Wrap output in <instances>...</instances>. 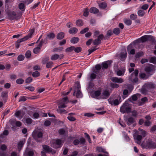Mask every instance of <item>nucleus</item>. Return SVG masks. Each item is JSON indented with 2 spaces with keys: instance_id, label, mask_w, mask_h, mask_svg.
I'll return each mask as SVG.
<instances>
[{
  "instance_id": "obj_26",
  "label": "nucleus",
  "mask_w": 156,
  "mask_h": 156,
  "mask_svg": "<svg viewBox=\"0 0 156 156\" xmlns=\"http://www.w3.org/2000/svg\"><path fill=\"white\" fill-rule=\"evenodd\" d=\"M79 40V38L78 37H73L71 39L70 41L72 43L75 44L78 42Z\"/></svg>"
},
{
  "instance_id": "obj_50",
  "label": "nucleus",
  "mask_w": 156,
  "mask_h": 156,
  "mask_svg": "<svg viewBox=\"0 0 156 156\" xmlns=\"http://www.w3.org/2000/svg\"><path fill=\"white\" fill-rule=\"evenodd\" d=\"M138 94H134L133 95L131 98H130V101H131V100H132L133 101H135L137 99V95Z\"/></svg>"
},
{
  "instance_id": "obj_45",
  "label": "nucleus",
  "mask_w": 156,
  "mask_h": 156,
  "mask_svg": "<svg viewBox=\"0 0 156 156\" xmlns=\"http://www.w3.org/2000/svg\"><path fill=\"white\" fill-rule=\"evenodd\" d=\"M74 49V46H71L66 48V51L67 52H70L73 51Z\"/></svg>"
},
{
  "instance_id": "obj_2",
  "label": "nucleus",
  "mask_w": 156,
  "mask_h": 156,
  "mask_svg": "<svg viewBox=\"0 0 156 156\" xmlns=\"http://www.w3.org/2000/svg\"><path fill=\"white\" fill-rule=\"evenodd\" d=\"M32 136L36 141H39L38 138H42L43 136L42 133L40 130H34L32 133Z\"/></svg>"
},
{
  "instance_id": "obj_1",
  "label": "nucleus",
  "mask_w": 156,
  "mask_h": 156,
  "mask_svg": "<svg viewBox=\"0 0 156 156\" xmlns=\"http://www.w3.org/2000/svg\"><path fill=\"white\" fill-rule=\"evenodd\" d=\"M138 73V70L137 69H136L134 72L131 74L129 79L130 82L134 83H136L138 82V79L137 76Z\"/></svg>"
},
{
  "instance_id": "obj_56",
  "label": "nucleus",
  "mask_w": 156,
  "mask_h": 156,
  "mask_svg": "<svg viewBox=\"0 0 156 156\" xmlns=\"http://www.w3.org/2000/svg\"><path fill=\"white\" fill-rule=\"evenodd\" d=\"M88 10V9L86 8L84 10L83 15L84 16H87L88 15L89 13Z\"/></svg>"
},
{
  "instance_id": "obj_23",
  "label": "nucleus",
  "mask_w": 156,
  "mask_h": 156,
  "mask_svg": "<svg viewBox=\"0 0 156 156\" xmlns=\"http://www.w3.org/2000/svg\"><path fill=\"white\" fill-rule=\"evenodd\" d=\"M90 12L92 13H97L99 12V10L95 7H93L90 9Z\"/></svg>"
},
{
  "instance_id": "obj_32",
  "label": "nucleus",
  "mask_w": 156,
  "mask_h": 156,
  "mask_svg": "<svg viewBox=\"0 0 156 156\" xmlns=\"http://www.w3.org/2000/svg\"><path fill=\"white\" fill-rule=\"evenodd\" d=\"M76 96L77 98H81L82 97V94L80 90H77L76 92Z\"/></svg>"
},
{
  "instance_id": "obj_30",
  "label": "nucleus",
  "mask_w": 156,
  "mask_h": 156,
  "mask_svg": "<svg viewBox=\"0 0 156 156\" xmlns=\"http://www.w3.org/2000/svg\"><path fill=\"white\" fill-rule=\"evenodd\" d=\"M55 36L53 33H50L47 35V38L49 39H52L54 38Z\"/></svg>"
},
{
  "instance_id": "obj_27",
  "label": "nucleus",
  "mask_w": 156,
  "mask_h": 156,
  "mask_svg": "<svg viewBox=\"0 0 156 156\" xmlns=\"http://www.w3.org/2000/svg\"><path fill=\"white\" fill-rule=\"evenodd\" d=\"M113 34L112 32L110 30H108L107 33V35L104 38L105 39H107L109 38V37L111 36Z\"/></svg>"
},
{
  "instance_id": "obj_28",
  "label": "nucleus",
  "mask_w": 156,
  "mask_h": 156,
  "mask_svg": "<svg viewBox=\"0 0 156 156\" xmlns=\"http://www.w3.org/2000/svg\"><path fill=\"white\" fill-rule=\"evenodd\" d=\"M99 7L102 9H104L107 7V4L105 2H102L98 5Z\"/></svg>"
},
{
  "instance_id": "obj_57",
  "label": "nucleus",
  "mask_w": 156,
  "mask_h": 156,
  "mask_svg": "<svg viewBox=\"0 0 156 156\" xmlns=\"http://www.w3.org/2000/svg\"><path fill=\"white\" fill-rule=\"evenodd\" d=\"M74 50L75 52L76 53H79L81 51V48L80 47H77L76 48H75L74 47Z\"/></svg>"
},
{
  "instance_id": "obj_14",
  "label": "nucleus",
  "mask_w": 156,
  "mask_h": 156,
  "mask_svg": "<svg viewBox=\"0 0 156 156\" xmlns=\"http://www.w3.org/2000/svg\"><path fill=\"white\" fill-rule=\"evenodd\" d=\"M127 56V53L126 52V48L123 49L122 52L120 54V57L122 61H124L126 58Z\"/></svg>"
},
{
  "instance_id": "obj_51",
  "label": "nucleus",
  "mask_w": 156,
  "mask_h": 156,
  "mask_svg": "<svg viewBox=\"0 0 156 156\" xmlns=\"http://www.w3.org/2000/svg\"><path fill=\"white\" fill-rule=\"evenodd\" d=\"M137 16L134 14H131L130 16V18L132 20H135L137 18Z\"/></svg>"
},
{
  "instance_id": "obj_7",
  "label": "nucleus",
  "mask_w": 156,
  "mask_h": 156,
  "mask_svg": "<svg viewBox=\"0 0 156 156\" xmlns=\"http://www.w3.org/2000/svg\"><path fill=\"white\" fill-rule=\"evenodd\" d=\"M155 70V66L152 64H149L145 69V71L147 73H150L152 72H154Z\"/></svg>"
},
{
  "instance_id": "obj_36",
  "label": "nucleus",
  "mask_w": 156,
  "mask_h": 156,
  "mask_svg": "<svg viewBox=\"0 0 156 156\" xmlns=\"http://www.w3.org/2000/svg\"><path fill=\"white\" fill-rule=\"evenodd\" d=\"M53 63L51 61H49L46 63V67L48 68L52 67Z\"/></svg>"
},
{
  "instance_id": "obj_49",
  "label": "nucleus",
  "mask_w": 156,
  "mask_h": 156,
  "mask_svg": "<svg viewBox=\"0 0 156 156\" xmlns=\"http://www.w3.org/2000/svg\"><path fill=\"white\" fill-rule=\"evenodd\" d=\"M49 60V58L48 57H46L44 58L42 60V63L43 64H45Z\"/></svg>"
},
{
  "instance_id": "obj_9",
  "label": "nucleus",
  "mask_w": 156,
  "mask_h": 156,
  "mask_svg": "<svg viewBox=\"0 0 156 156\" xmlns=\"http://www.w3.org/2000/svg\"><path fill=\"white\" fill-rule=\"evenodd\" d=\"M104 38L103 34H100L98 37V38L95 39L93 42V44L94 45H98L101 44V40Z\"/></svg>"
},
{
  "instance_id": "obj_53",
  "label": "nucleus",
  "mask_w": 156,
  "mask_h": 156,
  "mask_svg": "<svg viewBox=\"0 0 156 156\" xmlns=\"http://www.w3.org/2000/svg\"><path fill=\"white\" fill-rule=\"evenodd\" d=\"M25 55L26 58H29L31 55V52L29 50L27 51L25 53Z\"/></svg>"
},
{
  "instance_id": "obj_41",
  "label": "nucleus",
  "mask_w": 156,
  "mask_h": 156,
  "mask_svg": "<svg viewBox=\"0 0 156 156\" xmlns=\"http://www.w3.org/2000/svg\"><path fill=\"white\" fill-rule=\"evenodd\" d=\"M120 32V30L119 28H115L113 31V33L115 34L118 35L119 34Z\"/></svg>"
},
{
  "instance_id": "obj_58",
  "label": "nucleus",
  "mask_w": 156,
  "mask_h": 156,
  "mask_svg": "<svg viewBox=\"0 0 156 156\" xmlns=\"http://www.w3.org/2000/svg\"><path fill=\"white\" fill-rule=\"evenodd\" d=\"M96 75L94 73H92L90 74V78L91 80L94 79L96 77Z\"/></svg>"
},
{
  "instance_id": "obj_60",
  "label": "nucleus",
  "mask_w": 156,
  "mask_h": 156,
  "mask_svg": "<svg viewBox=\"0 0 156 156\" xmlns=\"http://www.w3.org/2000/svg\"><path fill=\"white\" fill-rule=\"evenodd\" d=\"M61 108H59L58 110V112L60 113H66L67 112L64 109H61Z\"/></svg>"
},
{
  "instance_id": "obj_8",
  "label": "nucleus",
  "mask_w": 156,
  "mask_h": 156,
  "mask_svg": "<svg viewBox=\"0 0 156 156\" xmlns=\"http://www.w3.org/2000/svg\"><path fill=\"white\" fill-rule=\"evenodd\" d=\"M62 142L61 140L58 139L54 140L53 143L52 144V146L55 148H58L61 147Z\"/></svg>"
},
{
  "instance_id": "obj_63",
  "label": "nucleus",
  "mask_w": 156,
  "mask_h": 156,
  "mask_svg": "<svg viewBox=\"0 0 156 156\" xmlns=\"http://www.w3.org/2000/svg\"><path fill=\"white\" fill-rule=\"evenodd\" d=\"M26 100H27V99L25 97L22 96L20 98L19 101V102L24 101H26Z\"/></svg>"
},
{
  "instance_id": "obj_24",
  "label": "nucleus",
  "mask_w": 156,
  "mask_h": 156,
  "mask_svg": "<svg viewBox=\"0 0 156 156\" xmlns=\"http://www.w3.org/2000/svg\"><path fill=\"white\" fill-rule=\"evenodd\" d=\"M101 94V92L100 90H97L94 91L93 97L95 98L99 99L98 98Z\"/></svg>"
},
{
  "instance_id": "obj_64",
  "label": "nucleus",
  "mask_w": 156,
  "mask_h": 156,
  "mask_svg": "<svg viewBox=\"0 0 156 156\" xmlns=\"http://www.w3.org/2000/svg\"><path fill=\"white\" fill-rule=\"evenodd\" d=\"M60 135H63L65 133V130L63 129H60L58 131Z\"/></svg>"
},
{
  "instance_id": "obj_16",
  "label": "nucleus",
  "mask_w": 156,
  "mask_h": 156,
  "mask_svg": "<svg viewBox=\"0 0 156 156\" xmlns=\"http://www.w3.org/2000/svg\"><path fill=\"white\" fill-rule=\"evenodd\" d=\"M112 62V61L111 60L108 61L103 62L102 64V69H107Z\"/></svg>"
},
{
  "instance_id": "obj_15",
  "label": "nucleus",
  "mask_w": 156,
  "mask_h": 156,
  "mask_svg": "<svg viewBox=\"0 0 156 156\" xmlns=\"http://www.w3.org/2000/svg\"><path fill=\"white\" fill-rule=\"evenodd\" d=\"M151 36L149 35H144L141 37L139 41L143 42H145L151 38Z\"/></svg>"
},
{
  "instance_id": "obj_55",
  "label": "nucleus",
  "mask_w": 156,
  "mask_h": 156,
  "mask_svg": "<svg viewBox=\"0 0 156 156\" xmlns=\"http://www.w3.org/2000/svg\"><path fill=\"white\" fill-rule=\"evenodd\" d=\"M151 125V122L149 120H147L144 122V125L146 126H149Z\"/></svg>"
},
{
  "instance_id": "obj_4",
  "label": "nucleus",
  "mask_w": 156,
  "mask_h": 156,
  "mask_svg": "<svg viewBox=\"0 0 156 156\" xmlns=\"http://www.w3.org/2000/svg\"><path fill=\"white\" fill-rule=\"evenodd\" d=\"M68 98L67 97H65L59 101V105L58 106L59 108H66V106L65 104L68 102Z\"/></svg>"
},
{
  "instance_id": "obj_3",
  "label": "nucleus",
  "mask_w": 156,
  "mask_h": 156,
  "mask_svg": "<svg viewBox=\"0 0 156 156\" xmlns=\"http://www.w3.org/2000/svg\"><path fill=\"white\" fill-rule=\"evenodd\" d=\"M120 110V112L122 113H128L130 112L131 108L129 107L128 104L127 103H125L121 106Z\"/></svg>"
},
{
  "instance_id": "obj_19",
  "label": "nucleus",
  "mask_w": 156,
  "mask_h": 156,
  "mask_svg": "<svg viewBox=\"0 0 156 156\" xmlns=\"http://www.w3.org/2000/svg\"><path fill=\"white\" fill-rule=\"evenodd\" d=\"M109 95V93L108 91L105 90L102 93L101 97L103 99H106L108 97Z\"/></svg>"
},
{
  "instance_id": "obj_6",
  "label": "nucleus",
  "mask_w": 156,
  "mask_h": 156,
  "mask_svg": "<svg viewBox=\"0 0 156 156\" xmlns=\"http://www.w3.org/2000/svg\"><path fill=\"white\" fill-rule=\"evenodd\" d=\"M34 29L31 30H30V33L28 35L18 40L17 41V42L18 43H20L28 40L29 38H31L32 34L34 33Z\"/></svg>"
},
{
  "instance_id": "obj_52",
  "label": "nucleus",
  "mask_w": 156,
  "mask_h": 156,
  "mask_svg": "<svg viewBox=\"0 0 156 156\" xmlns=\"http://www.w3.org/2000/svg\"><path fill=\"white\" fill-rule=\"evenodd\" d=\"M24 58V57L22 55H19L17 58V60L19 61H22L23 60Z\"/></svg>"
},
{
  "instance_id": "obj_31",
  "label": "nucleus",
  "mask_w": 156,
  "mask_h": 156,
  "mask_svg": "<svg viewBox=\"0 0 156 156\" xmlns=\"http://www.w3.org/2000/svg\"><path fill=\"white\" fill-rule=\"evenodd\" d=\"M124 23L127 25H130L132 23L131 21L129 19H125L124 20Z\"/></svg>"
},
{
  "instance_id": "obj_42",
  "label": "nucleus",
  "mask_w": 156,
  "mask_h": 156,
  "mask_svg": "<svg viewBox=\"0 0 156 156\" xmlns=\"http://www.w3.org/2000/svg\"><path fill=\"white\" fill-rule=\"evenodd\" d=\"M149 145L154 148H156V144L154 143V142H153L151 141H149Z\"/></svg>"
},
{
  "instance_id": "obj_48",
  "label": "nucleus",
  "mask_w": 156,
  "mask_h": 156,
  "mask_svg": "<svg viewBox=\"0 0 156 156\" xmlns=\"http://www.w3.org/2000/svg\"><path fill=\"white\" fill-rule=\"evenodd\" d=\"M33 79L31 77H29L26 79L25 80V83H29L32 82Z\"/></svg>"
},
{
  "instance_id": "obj_20",
  "label": "nucleus",
  "mask_w": 156,
  "mask_h": 156,
  "mask_svg": "<svg viewBox=\"0 0 156 156\" xmlns=\"http://www.w3.org/2000/svg\"><path fill=\"white\" fill-rule=\"evenodd\" d=\"M9 18L11 20H13L17 18L16 14L14 12H10L9 14Z\"/></svg>"
},
{
  "instance_id": "obj_18",
  "label": "nucleus",
  "mask_w": 156,
  "mask_h": 156,
  "mask_svg": "<svg viewBox=\"0 0 156 156\" xmlns=\"http://www.w3.org/2000/svg\"><path fill=\"white\" fill-rule=\"evenodd\" d=\"M108 101L112 105H118L119 103V101L117 99L112 100L110 99H109Z\"/></svg>"
},
{
  "instance_id": "obj_12",
  "label": "nucleus",
  "mask_w": 156,
  "mask_h": 156,
  "mask_svg": "<svg viewBox=\"0 0 156 156\" xmlns=\"http://www.w3.org/2000/svg\"><path fill=\"white\" fill-rule=\"evenodd\" d=\"M134 138L135 141V142L138 144H141L140 140L142 139V136L137 135L134 136Z\"/></svg>"
},
{
  "instance_id": "obj_17",
  "label": "nucleus",
  "mask_w": 156,
  "mask_h": 156,
  "mask_svg": "<svg viewBox=\"0 0 156 156\" xmlns=\"http://www.w3.org/2000/svg\"><path fill=\"white\" fill-rule=\"evenodd\" d=\"M111 80L113 82L121 83L123 82V80L122 78H119L117 77H113L111 78Z\"/></svg>"
},
{
  "instance_id": "obj_10",
  "label": "nucleus",
  "mask_w": 156,
  "mask_h": 156,
  "mask_svg": "<svg viewBox=\"0 0 156 156\" xmlns=\"http://www.w3.org/2000/svg\"><path fill=\"white\" fill-rule=\"evenodd\" d=\"M64 56V55L63 54L58 55L57 54H54L51 55L50 58L51 60L54 61L57 60L58 58H59L60 59H62L63 58Z\"/></svg>"
},
{
  "instance_id": "obj_47",
  "label": "nucleus",
  "mask_w": 156,
  "mask_h": 156,
  "mask_svg": "<svg viewBox=\"0 0 156 156\" xmlns=\"http://www.w3.org/2000/svg\"><path fill=\"white\" fill-rule=\"evenodd\" d=\"M125 71L124 70L121 71L119 70L117 72V75L119 76H121L124 75Z\"/></svg>"
},
{
  "instance_id": "obj_37",
  "label": "nucleus",
  "mask_w": 156,
  "mask_h": 156,
  "mask_svg": "<svg viewBox=\"0 0 156 156\" xmlns=\"http://www.w3.org/2000/svg\"><path fill=\"white\" fill-rule=\"evenodd\" d=\"M150 62L156 64V57H151L150 59Z\"/></svg>"
},
{
  "instance_id": "obj_5",
  "label": "nucleus",
  "mask_w": 156,
  "mask_h": 156,
  "mask_svg": "<svg viewBox=\"0 0 156 156\" xmlns=\"http://www.w3.org/2000/svg\"><path fill=\"white\" fill-rule=\"evenodd\" d=\"M144 87L146 89L153 90L156 88V85L153 82H147L144 85Z\"/></svg>"
},
{
  "instance_id": "obj_43",
  "label": "nucleus",
  "mask_w": 156,
  "mask_h": 156,
  "mask_svg": "<svg viewBox=\"0 0 156 156\" xmlns=\"http://www.w3.org/2000/svg\"><path fill=\"white\" fill-rule=\"evenodd\" d=\"M40 73L38 71H35L32 74V76L34 77H37L40 76Z\"/></svg>"
},
{
  "instance_id": "obj_54",
  "label": "nucleus",
  "mask_w": 156,
  "mask_h": 156,
  "mask_svg": "<svg viewBox=\"0 0 156 156\" xmlns=\"http://www.w3.org/2000/svg\"><path fill=\"white\" fill-rule=\"evenodd\" d=\"M26 89H28L31 91H33L34 90V88L32 86H28L25 87Z\"/></svg>"
},
{
  "instance_id": "obj_11",
  "label": "nucleus",
  "mask_w": 156,
  "mask_h": 156,
  "mask_svg": "<svg viewBox=\"0 0 156 156\" xmlns=\"http://www.w3.org/2000/svg\"><path fill=\"white\" fill-rule=\"evenodd\" d=\"M44 150L47 152H51L52 154L55 153V151H52V149L49 146L46 145H43L42 146Z\"/></svg>"
},
{
  "instance_id": "obj_59",
  "label": "nucleus",
  "mask_w": 156,
  "mask_h": 156,
  "mask_svg": "<svg viewBox=\"0 0 156 156\" xmlns=\"http://www.w3.org/2000/svg\"><path fill=\"white\" fill-rule=\"evenodd\" d=\"M143 55V52H139L137 53L135 55V57L137 58H139L140 56H141Z\"/></svg>"
},
{
  "instance_id": "obj_62",
  "label": "nucleus",
  "mask_w": 156,
  "mask_h": 156,
  "mask_svg": "<svg viewBox=\"0 0 156 156\" xmlns=\"http://www.w3.org/2000/svg\"><path fill=\"white\" fill-rule=\"evenodd\" d=\"M89 30V28L87 27H86L84 29L82 30L80 32V33L81 34H83L87 32Z\"/></svg>"
},
{
  "instance_id": "obj_35",
  "label": "nucleus",
  "mask_w": 156,
  "mask_h": 156,
  "mask_svg": "<svg viewBox=\"0 0 156 156\" xmlns=\"http://www.w3.org/2000/svg\"><path fill=\"white\" fill-rule=\"evenodd\" d=\"M24 82V80L21 78L17 79L16 81V83L18 84H22Z\"/></svg>"
},
{
  "instance_id": "obj_29",
  "label": "nucleus",
  "mask_w": 156,
  "mask_h": 156,
  "mask_svg": "<svg viewBox=\"0 0 156 156\" xmlns=\"http://www.w3.org/2000/svg\"><path fill=\"white\" fill-rule=\"evenodd\" d=\"M76 25L79 27H80L83 25V23L81 20H78L76 22Z\"/></svg>"
},
{
  "instance_id": "obj_34",
  "label": "nucleus",
  "mask_w": 156,
  "mask_h": 156,
  "mask_svg": "<svg viewBox=\"0 0 156 156\" xmlns=\"http://www.w3.org/2000/svg\"><path fill=\"white\" fill-rule=\"evenodd\" d=\"M76 88L75 89V90L74 93L73 94V95H75V94L77 90H80V84L79 82H77L76 83Z\"/></svg>"
},
{
  "instance_id": "obj_13",
  "label": "nucleus",
  "mask_w": 156,
  "mask_h": 156,
  "mask_svg": "<svg viewBox=\"0 0 156 156\" xmlns=\"http://www.w3.org/2000/svg\"><path fill=\"white\" fill-rule=\"evenodd\" d=\"M133 43H131L127 47V51L128 53L132 55H134L135 53V51L134 49H132Z\"/></svg>"
},
{
  "instance_id": "obj_33",
  "label": "nucleus",
  "mask_w": 156,
  "mask_h": 156,
  "mask_svg": "<svg viewBox=\"0 0 156 156\" xmlns=\"http://www.w3.org/2000/svg\"><path fill=\"white\" fill-rule=\"evenodd\" d=\"M24 143L22 141H20L18 144V149L19 151H20L21 148L23 147Z\"/></svg>"
},
{
  "instance_id": "obj_61",
  "label": "nucleus",
  "mask_w": 156,
  "mask_h": 156,
  "mask_svg": "<svg viewBox=\"0 0 156 156\" xmlns=\"http://www.w3.org/2000/svg\"><path fill=\"white\" fill-rule=\"evenodd\" d=\"M67 118L69 120L71 121H74L76 120V119L74 117L72 116L71 115H69L67 117Z\"/></svg>"
},
{
  "instance_id": "obj_46",
  "label": "nucleus",
  "mask_w": 156,
  "mask_h": 156,
  "mask_svg": "<svg viewBox=\"0 0 156 156\" xmlns=\"http://www.w3.org/2000/svg\"><path fill=\"white\" fill-rule=\"evenodd\" d=\"M40 49H41L40 48L37 47L34 49L33 52L35 54H37L40 51Z\"/></svg>"
},
{
  "instance_id": "obj_21",
  "label": "nucleus",
  "mask_w": 156,
  "mask_h": 156,
  "mask_svg": "<svg viewBox=\"0 0 156 156\" xmlns=\"http://www.w3.org/2000/svg\"><path fill=\"white\" fill-rule=\"evenodd\" d=\"M135 122V119L133 117H130L128 119L127 124L128 125H130Z\"/></svg>"
},
{
  "instance_id": "obj_22",
  "label": "nucleus",
  "mask_w": 156,
  "mask_h": 156,
  "mask_svg": "<svg viewBox=\"0 0 156 156\" xmlns=\"http://www.w3.org/2000/svg\"><path fill=\"white\" fill-rule=\"evenodd\" d=\"M78 30L76 27H73L70 29L69 31V32L70 34H76L77 31Z\"/></svg>"
},
{
  "instance_id": "obj_44",
  "label": "nucleus",
  "mask_w": 156,
  "mask_h": 156,
  "mask_svg": "<svg viewBox=\"0 0 156 156\" xmlns=\"http://www.w3.org/2000/svg\"><path fill=\"white\" fill-rule=\"evenodd\" d=\"M32 120L30 118H27L25 119L26 122L28 124H31L32 123Z\"/></svg>"
},
{
  "instance_id": "obj_40",
  "label": "nucleus",
  "mask_w": 156,
  "mask_h": 156,
  "mask_svg": "<svg viewBox=\"0 0 156 156\" xmlns=\"http://www.w3.org/2000/svg\"><path fill=\"white\" fill-rule=\"evenodd\" d=\"M145 13L144 11L142 10H140L137 12V14L140 16H143Z\"/></svg>"
},
{
  "instance_id": "obj_25",
  "label": "nucleus",
  "mask_w": 156,
  "mask_h": 156,
  "mask_svg": "<svg viewBox=\"0 0 156 156\" xmlns=\"http://www.w3.org/2000/svg\"><path fill=\"white\" fill-rule=\"evenodd\" d=\"M56 37L58 39H62L64 37V34L63 32L59 33L57 34Z\"/></svg>"
},
{
  "instance_id": "obj_38",
  "label": "nucleus",
  "mask_w": 156,
  "mask_h": 156,
  "mask_svg": "<svg viewBox=\"0 0 156 156\" xmlns=\"http://www.w3.org/2000/svg\"><path fill=\"white\" fill-rule=\"evenodd\" d=\"M25 5L24 3H21L19 4V8L22 11L24 10Z\"/></svg>"
},
{
  "instance_id": "obj_39",
  "label": "nucleus",
  "mask_w": 156,
  "mask_h": 156,
  "mask_svg": "<svg viewBox=\"0 0 156 156\" xmlns=\"http://www.w3.org/2000/svg\"><path fill=\"white\" fill-rule=\"evenodd\" d=\"M140 78L143 79H146L148 77V76H147L145 73H140Z\"/></svg>"
}]
</instances>
